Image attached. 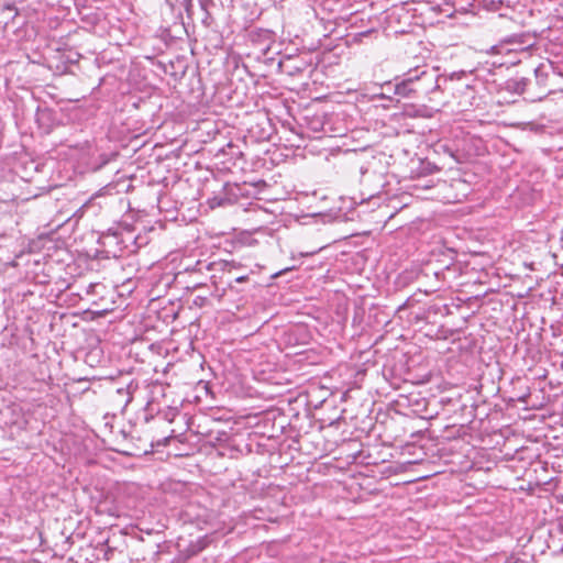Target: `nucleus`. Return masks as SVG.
Segmentation results:
<instances>
[{
    "mask_svg": "<svg viewBox=\"0 0 563 563\" xmlns=\"http://www.w3.org/2000/svg\"><path fill=\"white\" fill-rule=\"evenodd\" d=\"M413 81V86L417 89L418 97H427L433 91H437L439 86L440 76L435 69H429L428 67H418L409 70Z\"/></svg>",
    "mask_w": 563,
    "mask_h": 563,
    "instance_id": "obj_1",
    "label": "nucleus"
},
{
    "mask_svg": "<svg viewBox=\"0 0 563 563\" xmlns=\"http://www.w3.org/2000/svg\"><path fill=\"white\" fill-rule=\"evenodd\" d=\"M241 267V264L240 263H235V262H229V261H218V262H211V263H206V262H201V261H198L197 264H196V268L197 271L201 272L203 269L206 271H209V272H224V273H232L233 269H236V268H240Z\"/></svg>",
    "mask_w": 563,
    "mask_h": 563,
    "instance_id": "obj_2",
    "label": "nucleus"
},
{
    "mask_svg": "<svg viewBox=\"0 0 563 563\" xmlns=\"http://www.w3.org/2000/svg\"><path fill=\"white\" fill-rule=\"evenodd\" d=\"M394 92L404 98H419L409 71L401 81L395 84Z\"/></svg>",
    "mask_w": 563,
    "mask_h": 563,
    "instance_id": "obj_3",
    "label": "nucleus"
},
{
    "mask_svg": "<svg viewBox=\"0 0 563 563\" xmlns=\"http://www.w3.org/2000/svg\"><path fill=\"white\" fill-rule=\"evenodd\" d=\"M404 113L410 118H430L432 115L430 109L426 106L406 107Z\"/></svg>",
    "mask_w": 563,
    "mask_h": 563,
    "instance_id": "obj_4",
    "label": "nucleus"
},
{
    "mask_svg": "<svg viewBox=\"0 0 563 563\" xmlns=\"http://www.w3.org/2000/svg\"><path fill=\"white\" fill-rule=\"evenodd\" d=\"M528 84L529 80L527 78L511 79L508 80L507 88L516 93H523Z\"/></svg>",
    "mask_w": 563,
    "mask_h": 563,
    "instance_id": "obj_5",
    "label": "nucleus"
},
{
    "mask_svg": "<svg viewBox=\"0 0 563 563\" xmlns=\"http://www.w3.org/2000/svg\"><path fill=\"white\" fill-rule=\"evenodd\" d=\"M0 13L4 15V24H8L9 21L13 20L18 10L13 4H0Z\"/></svg>",
    "mask_w": 563,
    "mask_h": 563,
    "instance_id": "obj_6",
    "label": "nucleus"
},
{
    "mask_svg": "<svg viewBox=\"0 0 563 563\" xmlns=\"http://www.w3.org/2000/svg\"><path fill=\"white\" fill-rule=\"evenodd\" d=\"M439 170H440V168L435 164L430 163V162H426V161H421L420 162V166H419V170H418V175L419 176L431 175V174H434V173H437Z\"/></svg>",
    "mask_w": 563,
    "mask_h": 563,
    "instance_id": "obj_7",
    "label": "nucleus"
},
{
    "mask_svg": "<svg viewBox=\"0 0 563 563\" xmlns=\"http://www.w3.org/2000/svg\"><path fill=\"white\" fill-rule=\"evenodd\" d=\"M534 74H536L537 82L541 86H545V81H547V78L549 75L547 66H544V65L538 66L534 69Z\"/></svg>",
    "mask_w": 563,
    "mask_h": 563,
    "instance_id": "obj_8",
    "label": "nucleus"
},
{
    "mask_svg": "<svg viewBox=\"0 0 563 563\" xmlns=\"http://www.w3.org/2000/svg\"><path fill=\"white\" fill-rule=\"evenodd\" d=\"M272 35L273 33L271 31H262L258 33V36L265 37V40H267L269 43L272 42Z\"/></svg>",
    "mask_w": 563,
    "mask_h": 563,
    "instance_id": "obj_9",
    "label": "nucleus"
},
{
    "mask_svg": "<svg viewBox=\"0 0 563 563\" xmlns=\"http://www.w3.org/2000/svg\"><path fill=\"white\" fill-rule=\"evenodd\" d=\"M224 201H225V199L213 198L210 203H211V207L213 208L214 206H222Z\"/></svg>",
    "mask_w": 563,
    "mask_h": 563,
    "instance_id": "obj_10",
    "label": "nucleus"
},
{
    "mask_svg": "<svg viewBox=\"0 0 563 563\" xmlns=\"http://www.w3.org/2000/svg\"><path fill=\"white\" fill-rule=\"evenodd\" d=\"M247 279H249L247 275L238 276L235 278V283H243V282H246Z\"/></svg>",
    "mask_w": 563,
    "mask_h": 563,
    "instance_id": "obj_11",
    "label": "nucleus"
},
{
    "mask_svg": "<svg viewBox=\"0 0 563 563\" xmlns=\"http://www.w3.org/2000/svg\"><path fill=\"white\" fill-rule=\"evenodd\" d=\"M287 271H289V268H285V269L280 271V272L276 273L274 276L275 277L280 276V275H283Z\"/></svg>",
    "mask_w": 563,
    "mask_h": 563,
    "instance_id": "obj_12",
    "label": "nucleus"
},
{
    "mask_svg": "<svg viewBox=\"0 0 563 563\" xmlns=\"http://www.w3.org/2000/svg\"><path fill=\"white\" fill-rule=\"evenodd\" d=\"M228 147H229V150H231V151H233V150L235 148V146H234L233 144H231V143H230V144H228Z\"/></svg>",
    "mask_w": 563,
    "mask_h": 563,
    "instance_id": "obj_13",
    "label": "nucleus"
},
{
    "mask_svg": "<svg viewBox=\"0 0 563 563\" xmlns=\"http://www.w3.org/2000/svg\"><path fill=\"white\" fill-rule=\"evenodd\" d=\"M233 155H238V156H242V152L241 151H238L236 153L235 152H232Z\"/></svg>",
    "mask_w": 563,
    "mask_h": 563,
    "instance_id": "obj_14",
    "label": "nucleus"
},
{
    "mask_svg": "<svg viewBox=\"0 0 563 563\" xmlns=\"http://www.w3.org/2000/svg\"><path fill=\"white\" fill-rule=\"evenodd\" d=\"M267 49H268V46H267L266 48H264V49H263V54H266V53H267V52H266Z\"/></svg>",
    "mask_w": 563,
    "mask_h": 563,
    "instance_id": "obj_15",
    "label": "nucleus"
}]
</instances>
